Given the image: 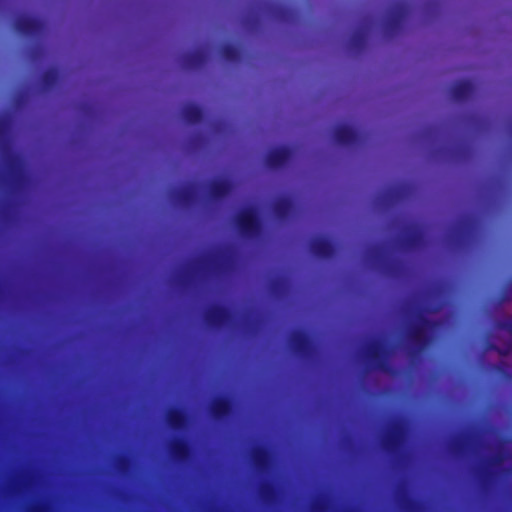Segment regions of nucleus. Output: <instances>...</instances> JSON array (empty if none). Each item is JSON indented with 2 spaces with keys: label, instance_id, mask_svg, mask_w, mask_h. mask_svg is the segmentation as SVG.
<instances>
[{
  "label": "nucleus",
  "instance_id": "nucleus-14",
  "mask_svg": "<svg viewBox=\"0 0 512 512\" xmlns=\"http://www.w3.org/2000/svg\"><path fill=\"white\" fill-rule=\"evenodd\" d=\"M334 138L337 144L343 147H352L361 140V135L349 125H338L334 131Z\"/></svg>",
  "mask_w": 512,
  "mask_h": 512
},
{
  "label": "nucleus",
  "instance_id": "nucleus-35",
  "mask_svg": "<svg viewBox=\"0 0 512 512\" xmlns=\"http://www.w3.org/2000/svg\"><path fill=\"white\" fill-rule=\"evenodd\" d=\"M30 512H44V507L42 505H34Z\"/></svg>",
  "mask_w": 512,
  "mask_h": 512
},
{
  "label": "nucleus",
  "instance_id": "nucleus-24",
  "mask_svg": "<svg viewBox=\"0 0 512 512\" xmlns=\"http://www.w3.org/2000/svg\"><path fill=\"white\" fill-rule=\"evenodd\" d=\"M59 81V73L56 69L46 70L41 77L42 86L46 91L54 89Z\"/></svg>",
  "mask_w": 512,
  "mask_h": 512
},
{
  "label": "nucleus",
  "instance_id": "nucleus-2",
  "mask_svg": "<svg viewBox=\"0 0 512 512\" xmlns=\"http://www.w3.org/2000/svg\"><path fill=\"white\" fill-rule=\"evenodd\" d=\"M437 326V323L423 314H419L418 323L411 326L408 333L409 354L416 356L424 351L430 343L429 332Z\"/></svg>",
  "mask_w": 512,
  "mask_h": 512
},
{
  "label": "nucleus",
  "instance_id": "nucleus-26",
  "mask_svg": "<svg viewBox=\"0 0 512 512\" xmlns=\"http://www.w3.org/2000/svg\"><path fill=\"white\" fill-rule=\"evenodd\" d=\"M221 56L228 62H237L240 58V51L233 44H225L221 48Z\"/></svg>",
  "mask_w": 512,
  "mask_h": 512
},
{
  "label": "nucleus",
  "instance_id": "nucleus-25",
  "mask_svg": "<svg viewBox=\"0 0 512 512\" xmlns=\"http://www.w3.org/2000/svg\"><path fill=\"white\" fill-rule=\"evenodd\" d=\"M367 43V33L361 29L356 31L350 39V46L355 52H361Z\"/></svg>",
  "mask_w": 512,
  "mask_h": 512
},
{
  "label": "nucleus",
  "instance_id": "nucleus-4",
  "mask_svg": "<svg viewBox=\"0 0 512 512\" xmlns=\"http://www.w3.org/2000/svg\"><path fill=\"white\" fill-rule=\"evenodd\" d=\"M366 355L369 364L373 369L384 373H389L391 371L388 361L389 352L381 342L376 341L372 343L369 346Z\"/></svg>",
  "mask_w": 512,
  "mask_h": 512
},
{
  "label": "nucleus",
  "instance_id": "nucleus-17",
  "mask_svg": "<svg viewBox=\"0 0 512 512\" xmlns=\"http://www.w3.org/2000/svg\"><path fill=\"white\" fill-rule=\"evenodd\" d=\"M252 462L257 471L264 473L271 467V453L265 446H258L252 452Z\"/></svg>",
  "mask_w": 512,
  "mask_h": 512
},
{
  "label": "nucleus",
  "instance_id": "nucleus-32",
  "mask_svg": "<svg viewBox=\"0 0 512 512\" xmlns=\"http://www.w3.org/2000/svg\"><path fill=\"white\" fill-rule=\"evenodd\" d=\"M502 461H503V457H502L501 455H496V456H494V457L490 460L489 464H490L491 466H496V465L500 464Z\"/></svg>",
  "mask_w": 512,
  "mask_h": 512
},
{
  "label": "nucleus",
  "instance_id": "nucleus-16",
  "mask_svg": "<svg viewBox=\"0 0 512 512\" xmlns=\"http://www.w3.org/2000/svg\"><path fill=\"white\" fill-rule=\"evenodd\" d=\"M475 92L474 84L469 80L456 82L451 88V96L454 101L462 103L469 100Z\"/></svg>",
  "mask_w": 512,
  "mask_h": 512
},
{
  "label": "nucleus",
  "instance_id": "nucleus-11",
  "mask_svg": "<svg viewBox=\"0 0 512 512\" xmlns=\"http://www.w3.org/2000/svg\"><path fill=\"white\" fill-rule=\"evenodd\" d=\"M44 24L37 18L22 15L15 20V29L21 35L36 37L43 31Z\"/></svg>",
  "mask_w": 512,
  "mask_h": 512
},
{
  "label": "nucleus",
  "instance_id": "nucleus-18",
  "mask_svg": "<svg viewBox=\"0 0 512 512\" xmlns=\"http://www.w3.org/2000/svg\"><path fill=\"white\" fill-rule=\"evenodd\" d=\"M167 424L174 431H183L188 426V416L184 409L176 407L167 413Z\"/></svg>",
  "mask_w": 512,
  "mask_h": 512
},
{
  "label": "nucleus",
  "instance_id": "nucleus-23",
  "mask_svg": "<svg viewBox=\"0 0 512 512\" xmlns=\"http://www.w3.org/2000/svg\"><path fill=\"white\" fill-rule=\"evenodd\" d=\"M174 197L182 206H189L195 199V191L191 186L178 189L174 192Z\"/></svg>",
  "mask_w": 512,
  "mask_h": 512
},
{
  "label": "nucleus",
  "instance_id": "nucleus-9",
  "mask_svg": "<svg viewBox=\"0 0 512 512\" xmlns=\"http://www.w3.org/2000/svg\"><path fill=\"white\" fill-rule=\"evenodd\" d=\"M423 242V232L421 228L414 223L405 227L404 233L399 237V245L404 251H413Z\"/></svg>",
  "mask_w": 512,
  "mask_h": 512
},
{
  "label": "nucleus",
  "instance_id": "nucleus-10",
  "mask_svg": "<svg viewBox=\"0 0 512 512\" xmlns=\"http://www.w3.org/2000/svg\"><path fill=\"white\" fill-rule=\"evenodd\" d=\"M292 150L287 146L271 149L266 156V165L271 170H279L288 165L292 158Z\"/></svg>",
  "mask_w": 512,
  "mask_h": 512
},
{
  "label": "nucleus",
  "instance_id": "nucleus-28",
  "mask_svg": "<svg viewBox=\"0 0 512 512\" xmlns=\"http://www.w3.org/2000/svg\"><path fill=\"white\" fill-rule=\"evenodd\" d=\"M497 329L507 331L512 335V316L503 320H499L495 324Z\"/></svg>",
  "mask_w": 512,
  "mask_h": 512
},
{
  "label": "nucleus",
  "instance_id": "nucleus-15",
  "mask_svg": "<svg viewBox=\"0 0 512 512\" xmlns=\"http://www.w3.org/2000/svg\"><path fill=\"white\" fill-rule=\"evenodd\" d=\"M169 452L173 460L184 463L191 457V446L185 437H175L169 446Z\"/></svg>",
  "mask_w": 512,
  "mask_h": 512
},
{
  "label": "nucleus",
  "instance_id": "nucleus-33",
  "mask_svg": "<svg viewBox=\"0 0 512 512\" xmlns=\"http://www.w3.org/2000/svg\"><path fill=\"white\" fill-rule=\"evenodd\" d=\"M487 350H492L498 352L500 355H506V351L501 350L499 347H497L494 344H488Z\"/></svg>",
  "mask_w": 512,
  "mask_h": 512
},
{
  "label": "nucleus",
  "instance_id": "nucleus-3",
  "mask_svg": "<svg viewBox=\"0 0 512 512\" xmlns=\"http://www.w3.org/2000/svg\"><path fill=\"white\" fill-rule=\"evenodd\" d=\"M235 225L241 236L244 238H254L261 231V220L258 211L254 207H247L241 210L236 218Z\"/></svg>",
  "mask_w": 512,
  "mask_h": 512
},
{
  "label": "nucleus",
  "instance_id": "nucleus-19",
  "mask_svg": "<svg viewBox=\"0 0 512 512\" xmlns=\"http://www.w3.org/2000/svg\"><path fill=\"white\" fill-rule=\"evenodd\" d=\"M294 209V203L291 198L289 197H280L277 199L273 205V212L281 221L287 220Z\"/></svg>",
  "mask_w": 512,
  "mask_h": 512
},
{
  "label": "nucleus",
  "instance_id": "nucleus-20",
  "mask_svg": "<svg viewBox=\"0 0 512 512\" xmlns=\"http://www.w3.org/2000/svg\"><path fill=\"white\" fill-rule=\"evenodd\" d=\"M231 191V183L226 179L215 180L211 183L209 194L212 200L225 198Z\"/></svg>",
  "mask_w": 512,
  "mask_h": 512
},
{
  "label": "nucleus",
  "instance_id": "nucleus-27",
  "mask_svg": "<svg viewBox=\"0 0 512 512\" xmlns=\"http://www.w3.org/2000/svg\"><path fill=\"white\" fill-rule=\"evenodd\" d=\"M261 496L265 501L272 502L277 497V489L271 482H265L261 486Z\"/></svg>",
  "mask_w": 512,
  "mask_h": 512
},
{
  "label": "nucleus",
  "instance_id": "nucleus-5",
  "mask_svg": "<svg viewBox=\"0 0 512 512\" xmlns=\"http://www.w3.org/2000/svg\"><path fill=\"white\" fill-rule=\"evenodd\" d=\"M405 426L402 420H396L383 439V448L390 454H396L404 444Z\"/></svg>",
  "mask_w": 512,
  "mask_h": 512
},
{
  "label": "nucleus",
  "instance_id": "nucleus-31",
  "mask_svg": "<svg viewBox=\"0 0 512 512\" xmlns=\"http://www.w3.org/2000/svg\"><path fill=\"white\" fill-rule=\"evenodd\" d=\"M465 442L463 440H457L454 442L453 444V449L456 453L460 454L464 451L465 449Z\"/></svg>",
  "mask_w": 512,
  "mask_h": 512
},
{
  "label": "nucleus",
  "instance_id": "nucleus-12",
  "mask_svg": "<svg viewBox=\"0 0 512 512\" xmlns=\"http://www.w3.org/2000/svg\"><path fill=\"white\" fill-rule=\"evenodd\" d=\"M231 319L229 309L222 305H214L205 314L206 324L214 329L224 327Z\"/></svg>",
  "mask_w": 512,
  "mask_h": 512
},
{
  "label": "nucleus",
  "instance_id": "nucleus-1",
  "mask_svg": "<svg viewBox=\"0 0 512 512\" xmlns=\"http://www.w3.org/2000/svg\"><path fill=\"white\" fill-rule=\"evenodd\" d=\"M10 121L3 117L0 119V146L5 153L7 173L4 178L12 191L20 188L24 182L25 175L20 157L15 154L9 145Z\"/></svg>",
  "mask_w": 512,
  "mask_h": 512
},
{
  "label": "nucleus",
  "instance_id": "nucleus-36",
  "mask_svg": "<svg viewBox=\"0 0 512 512\" xmlns=\"http://www.w3.org/2000/svg\"><path fill=\"white\" fill-rule=\"evenodd\" d=\"M426 134H427V135L432 134V129H431V128H429V129L426 131Z\"/></svg>",
  "mask_w": 512,
  "mask_h": 512
},
{
  "label": "nucleus",
  "instance_id": "nucleus-22",
  "mask_svg": "<svg viewBox=\"0 0 512 512\" xmlns=\"http://www.w3.org/2000/svg\"><path fill=\"white\" fill-rule=\"evenodd\" d=\"M206 61V55L202 50L190 52L184 56V63L189 69L200 68Z\"/></svg>",
  "mask_w": 512,
  "mask_h": 512
},
{
  "label": "nucleus",
  "instance_id": "nucleus-21",
  "mask_svg": "<svg viewBox=\"0 0 512 512\" xmlns=\"http://www.w3.org/2000/svg\"><path fill=\"white\" fill-rule=\"evenodd\" d=\"M182 117L188 124H199L203 120V110L196 104H186L182 109Z\"/></svg>",
  "mask_w": 512,
  "mask_h": 512
},
{
  "label": "nucleus",
  "instance_id": "nucleus-13",
  "mask_svg": "<svg viewBox=\"0 0 512 512\" xmlns=\"http://www.w3.org/2000/svg\"><path fill=\"white\" fill-rule=\"evenodd\" d=\"M311 252L319 259H331L336 253L335 243L325 236H319L311 242Z\"/></svg>",
  "mask_w": 512,
  "mask_h": 512
},
{
  "label": "nucleus",
  "instance_id": "nucleus-8",
  "mask_svg": "<svg viewBox=\"0 0 512 512\" xmlns=\"http://www.w3.org/2000/svg\"><path fill=\"white\" fill-rule=\"evenodd\" d=\"M408 12V7L403 3H397L392 7L386 21V32L389 36H394L401 31Z\"/></svg>",
  "mask_w": 512,
  "mask_h": 512
},
{
  "label": "nucleus",
  "instance_id": "nucleus-6",
  "mask_svg": "<svg viewBox=\"0 0 512 512\" xmlns=\"http://www.w3.org/2000/svg\"><path fill=\"white\" fill-rule=\"evenodd\" d=\"M291 348L298 357L308 359L314 352V342L308 332L297 330L292 334Z\"/></svg>",
  "mask_w": 512,
  "mask_h": 512
},
{
  "label": "nucleus",
  "instance_id": "nucleus-34",
  "mask_svg": "<svg viewBox=\"0 0 512 512\" xmlns=\"http://www.w3.org/2000/svg\"><path fill=\"white\" fill-rule=\"evenodd\" d=\"M482 475H483V478H484L485 480H488V479H490V478H491L492 473H491V471L487 468V469H484V470H483Z\"/></svg>",
  "mask_w": 512,
  "mask_h": 512
},
{
  "label": "nucleus",
  "instance_id": "nucleus-7",
  "mask_svg": "<svg viewBox=\"0 0 512 512\" xmlns=\"http://www.w3.org/2000/svg\"><path fill=\"white\" fill-rule=\"evenodd\" d=\"M209 412L214 421L219 423L227 421L234 413V404L231 397L222 395L214 399Z\"/></svg>",
  "mask_w": 512,
  "mask_h": 512
},
{
  "label": "nucleus",
  "instance_id": "nucleus-30",
  "mask_svg": "<svg viewBox=\"0 0 512 512\" xmlns=\"http://www.w3.org/2000/svg\"><path fill=\"white\" fill-rule=\"evenodd\" d=\"M512 290L511 288H507L499 297V304H502L511 299Z\"/></svg>",
  "mask_w": 512,
  "mask_h": 512
},
{
  "label": "nucleus",
  "instance_id": "nucleus-29",
  "mask_svg": "<svg viewBox=\"0 0 512 512\" xmlns=\"http://www.w3.org/2000/svg\"><path fill=\"white\" fill-rule=\"evenodd\" d=\"M131 461L127 456H121L118 460V467L121 471L125 472L130 467Z\"/></svg>",
  "mask_w": 512,
  "mask_h": 512
}]
</instances>
